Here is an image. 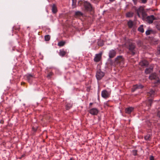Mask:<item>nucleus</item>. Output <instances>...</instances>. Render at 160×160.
<instances>
[{"label": "nucleus", "mask_w": 160, "mask_h": 160, "mask_svg": "<svg viewBox=\"0 0 160 160\" xmlns=\"http://www.w3.org/2000/svg\"><path fill=\"white\" fill-rule=\"evenodd\" d=\"M153 101L152 99H149L144 102L142 104V106L144 108V110L145 111H148L151 107Z\"/></svg>", "instance_id": "obj_1"}, {"label": "nucleus", "mask_w": 160, "mask_h": 160, "mask_svg": "<svg viewBox=\"0 0 160 160\" xmlns=\"http://www.w3.org/2000/svg\"><path fill=\"white\" fill-rule=\"evenodd\" d=\"M127 48L128 49L130 53L132 55H134L135 54L136 45L135 43L132 42L130 43Z\"/></svg>", "instance_id": "obj_2"}, {"label": "nucleus", "mask_w": 160, "mask_h": 160, "mask_svg": "<svg viewBox=\"0 0 160 160\" xmlns=\"http://www.w3.org/2000/svg\"><path fill=\"white\" fill-rule=\"evenodd\" d=\"M83 6L86 10L91 11L92 10V6L91 3L87 1L83 2Z\"/></svg>", "instance_id": "obj_3"}, {"label": "nucleus", "mask_w": 160, "mask_h": 160, "mask_svg": "<svg viewBox=\"0 0 160 160\" xmlns=\"http://www.w3.org/2000/svg\"><path fill=\"white\" fill-rule=\"evenodd\" d=\"M24 77L26 78V80L28 82L30 83H32L33 79L35 78L34 74L30 73H27L25 75Z\"/></svg>", "instance_id": "obj_4"}, {"label": "nucleus", "mask_w": 160, "mask_h": 160, "mask_svg": "<svg viewBox=\"0 0 160 160\" xmlns=\"http://www.w3.org/2000/svg\"><path fill=\"white\" fill-rule=\"evenodd\" d=\"M105 75L104 73L102 72L100 69L98 70L96 74V77L98 80H101Z\"/></svg>", "instance_id": "obj_5"}, {"label": "nucleus", "mask_w": 160, "mask_h": 160, "mask_svg": "<svg viewBox=\"0 0 160 160\" xmlns=\"http://www.w3.org/2000/svg\"><path fill=\"white\" fill-rule=\"evenodd\" d=\"M157 18H155L154 15H151L148 16L145 19L146 22L149 24H151L153 23L154 20H157Z\"/></svg>", "instance_id": "obj_6"}, {"label": "nucleus", "mask_w": 160, "mask_h": 160, "mask_svg": "<svg viewBox=\"0 0 160 160\" xmlns=\"http://www.w3.org/2000/svg\"><path fill=\"white\" fill-rule=\"evenodd\" d=\"M124 59L122 56H118L115 59V62L117 63H123Z\"/></svg>", "instance_id": "obj_7"}, {"label": "nucleus", "mask_w": 160, "mask_h": 160, "mask_svg": "<svg viewBox=\"0 0 160 160\" xmlns=\"http://www.w3.org/2000/svg\"><path fill=\"white\" fill-rule=\"evenodd\" d=\"M144 86L141 84H136L133 85L132 88V92H134L137 89H142L143 88Z\"/></svg>", "instance_id": "obj_8"}, {"label": "nucleus", "mask_w": 160, "mask_h": 160, "mask_svg": "<svg viewBox=\"0 0 160 160\" xmlns=\"http://www.w3.org/2000/svg\"><path fill=\"white\" fill-rule=\"evenodd\" d=\"M99 112V110L96 108H93L89 111V113L93 115H97Z\"/></svg>", "instance_id": "obj_9"}, {"label": "nucleus", "mask_w": 160, "mask_h": 160, "mask_svg": "<svg viewBox=\"0 0 160 160\" xmlns=\"http://www.w3.org/2000/svg\"><path fill=\"white\" fill-rule=\"evenodd\" d=\"M116 55V51L115 50L112 49L110 50L108 53V56L110 58H113Z\"/></svg>", "instance_id": "obj_10"}, {"label": "nucleus", "mask_w": 160, "mask_h": 160, "mask_svg": "<svg viewBox=\"0 0 160 160\" xmlns=\"http://www.w3.org/2000/svg\"><path fill=\"white\" fill-rule=\"evenodd\" d=\"M102 53H99L96 54L94 58V61L95 62H98L100 61Z\"/></svg>", "instance_id": "obj_11"}, {"label": "nucleus", "mask_w": 160, "mask_h": 160, "mask_svg": "<svg viewBox=\"0 0 160 160\" xmlns=\"http://www.w3.org/2000/svg\"><path fill=\"white\" fill-rule=\"evenodd\" d=\"M139 65L142 67H147L148 64V62L146 60H144L141 61L139 62Z\"/></svg>", "instance_id": "obj_12"}, {"label": "nucleus", "mask_w": 160, "mask_h": 160, "mask_svg": "<svg viewBox=\"0 0 160 160\" xmlns=\"http://www.w3.org/2000/svg\"><path fill=\"white\" fill-rule=\"evenodd\" d=\"M101 96L104 98H107L109 97V94L106 90H104L102 91Z\"/></svg>", "instance_id": "obj_13"}, {"label": "nucleus", "mask_w": 160, "mask_h": 160, "mask_svg": "<svg viewBox=\"0 0 160 160\" xmlns=\"http://www.w3.org/2000/svg\"><path fill=\"white\" fill-rule=\"evenodd\" d=\"M134 108L132 107H130L125 109V112L128 114H131V112L133 111Z\"/></svg>", "instance_id": "obj_14"}, {"label": "nucleus", "mask_w": 160, "mask_h": 160, "mask_svg": "<svg viewBox=\"0 0 160 160\" xmlns=\"http://www.w3.org/2000/svg\"><path fill=\"white\" fill-rule=\"evenodd\" d=\"M66 54V50H65L64 49H60L59 55L62 57H64Z\"/></svg>", "instance_id": "obj_15"}, {"label": "nucleus", "mask_w": 160, "mask_h": 160, "mask_svg": "<svg viewBox=\"0 0 160 160\" xmlns=\"http://www.w3.org/2000/svg\"><path fill=\"white\" fill-rule=\"evenodd\" d=\"M157 78L158 76L155 73L151 74L149 77V79L151 80L156 79Z\"/></svg>", "instance_id": "obj_16"}, {"label": "nucleus", "mask_w": 160, "mask_h": 160, "mask_svg": "<svg viewBox=\"0 0 160 160\" xmlns=\"http://www.w3.org/2000/svg\"><path fill=\"white\" fill-rule=\"evenodd\" d=\"M153 70V67H150L147 68L145 70V73L146 74H149L152 72Z\"/></svg>", "instance_id": "obj_17"}, {"label": "nucleus", "mask_w": 160, "mask_h": 160, "mask_svg": "<svg viewBox=\"0 0 160 160\" xmlns=\"http://www.w3.org/2000/svg\"><path fill=\"white\" fill-rule=\"evenodd\" d=\"M83 15V13L79 11H76L75 12L74 16L75 17H80L82 16Z\"/></svg>", "instance_id": "obj_18"}, {"label": "nucleus", "mask_w": 160, "mask_h": 160, "mask_svg": "<svg viewBox=\"0 0 160 160\" xmlns=\"http://www.w3.org/2000/svg\"><path fill=\"white\" fill-rule=\"evenodd\" d=\"M155 94L154 91L151 90L149 92H147V95L148 96H150L151 97H152L154 96Z\"/></svg>", "instance_id": "obj_19"}, {"label": "nucleus", "mask_w": 160, "mask_h": 160, "mask_svg": "<svg viewBox=\"0 0 160 160\" xmlns=\"http://www.w3.org/2000/svg\"><path fill=\"white\" fill-rule=\"evenodd\" d=\"M52 12L54 14L56 13L58 11L56 6L54 4H53L52 6Z\"/></svg>", "instance_id": "obj_20"}, {"label": "nucleus", "mask_w": 160, "mask_h": 160, "mask_svg": "<svg viewBox=\"0 0 160 160\" xmlns=\"http://www.w3.org/2000/svg\"><path fill=\"white\" fill-rule=\"evenodd\" d=\"M127 25L129 28H132L133 25V21L131 20H129L127 22Z\"/></svg>", "instance_id": "obj_21"}, {"label": "nucleus", "mask_w": 160, "mask_h": 160, "mask_svg": "<svg viewBox=\"0 0 160 160\" xmlns=\"http://www.w3.org/2000/svg\"><path fill=\"white\" fill-rule=\"evenodd\" d=\"M138 30L141 33H143L144 32L143 25H141L140 26V27L138 28Z\"/></svg>", "instance_id": "obj_22"}, {"label": "nucleus", "mask_w": 160, "mask_h": 160, "mask_svg": "<svg viewBox=\"0 0 160 160\" xmlns=\"http://www.w3.org/2000/svg\"><path fill=\"white\" fill-rule=\"evenodd\" d=\"M133 12H129L126 14V16L127 18H131L133 17Z\"/></svg>", "instance_id": "obj_23"}, {"label": "nucleus", "mask_w": 160, "mask_h": 160, "mask_svg": "<svg viewBox=\"0 0 160 160\" xmlns=\"http://www.w3.org/2000/svg\"><path fill=\"white\" fill-rule=\"evenodd\" d=\"M151 133L149 132L148 133L147 135L145 136L144 138L145 140H148V139L151 138Z\"/></svg>", "instance_id": "obj_24"}, {"label": "nucleus", "mask_w": 160, "mask_h": 160, "mask_svg": "<svg viewBox=\"0 0 160 160\" xmlns=\"http://www.w3.org/2000/svg\"><path fill=\"white\" fill-rule=\"evenodd\" d=\"M142 19H143L145 20L146 19V17H147V14L146 12H144V11H142Z\"/></svg>", "instance_id": "obj_25"}, {"label": "nucleus", "mask_w": 160, "mask_h": 160, "mask_svg": "<svg viewBox=\"0 0 160 160\" xmlns=\"http://www.w3.org/2000/svg\"><path fill=\"white\" fill-rule=\"evenodd\" d=\"M65 42L63 41H61L59 42L58 44V46L60 47H62L64 45Z\"/></svg>", "instance_id": "obj_26"}, {"label": "nucleus", "mask_w": 160, "mask_h": 160, "mask_svg": "<svg viewBox=\"0 0 160 160\" xmlns=\"http://www.w3.org/2000/svg\"><path fill=\"white\" fill-rule=\"evenodd\" d=\"M72 7L73 8H75L76 6L77 0H72Z\"/></svg>", "instance_id": "obj_27"}, {"label": "nucleus", "mask_w": 160, "mask_h": 160, "mask_svg": "<svg viewBox=\"0 0 160 160\" xmlns=\"http://www.w3.org/2000/svg\"><path fill=\"white\" fill-rule=\"evenodd\" d=\"M137 45L139 47H141L143 45V43L141 40H138L136 42Z\"/></svg>", "instance_id": "obj_28"}, {"label": "nucleus", "mask_w": 160, "mask_h": 160, "mask_svg": "<svg viewBox=\"0 0 160 160\" xmlns=\"http://www.w3.org/2000/svg\"><path fill=\"white\" fill-rule=\"evenodd\" d=\"M72 106V104L70 103H68L66 105V108L67 110H69Z\"/></svg>", "instance_id": "obj_29"}, {"label": "nucleus", "mask_w": 160, "mask_h": 160, "mask_svg": "<svg viewBox=\"0 0 160 160\" xmlns=\"http://www.w3.org/2000/svg\"><path fill=\"white\" fill-rule=\"evenodd\" d=\"M45 40L46 41H49L50 39V36L49 35H46L44 37Z\"/></svg>", "instance_id": "obj_30"}, {"label": "nucleus", "mask_w": 160, "mask_h": 160, "mask_svg": "<svg viewBox=\"0 0 160 160\" xmlns=\"http://www.w3.org/2000/svg\"><path fill=\"white\" fill-rule=\"evenodd\" d=\"M138 150H132V155L134 156L137 155Z\"/></svg>", "instance_id": "obj_31"}, {"label": "nucleus", "mask_w": 160, "mask_h": 160, "mask_svg": "<svg viewBox=\"0 0 160 160\" xmlns=\"http://www.w3.org/2000/svg\"><path fill=\"white\" fill-rule=\"evenodd\" d=\"M53 74V73L52 72H49L47 75V78H50L52 76Z\"/></svg>", "instance_id": "obj_32"}, {"label": "nucleus", "mask_w": 160, "mask_h": 160, "mask_svg": "<svg viewBox=\"0 0 160 160\" xmlns=\"http://www.w3.org/2000/svg\"><path fill=\"white\" fill-rule=\"evenodd\" d=\"M152 32V30H148L146 31L145 34L146 35H148L151 34V33Z\"/></svg>", "instance_id": "obj_33"}, {"label": "nucleus", "mask_w": 160, "mask_h": 160, "mask_svg": "<svg viewBox=\"0 0 160 160\" xmlns=\"http://www.w3.org/2000/svg\"><path fill=\"white\" fill-rule=\"evenodd\" d=\"M156 53L157 55H159L160 54V47L158 48L157 51Z\"/></svg>", "instance_id": "obj_34"}, {"label": "nucleus", "mask_w": 160, "mask_h": 160, "mask_svg": "<svg viewBox=\"0 0 160 160\" xmlns=\"http://www.w3.org/2000/svg\"><path fill=\"white\" fill-rule=\"evenodd\" d=\"M98 45L99 46H102L103 45V43L102 42H98Z\"/></svg>", "instance_id": "obj_35"}, {"label": "nucleus", "mask_w": 160, "mask_h": 160, "mask_svg": "<svg viewBox=\"0 0 160 160\" xmlns=\"http://www.w3.org/2000/svg\"><path fill=\"white\" fill-rule=\"evenodd\" d=\"M141 1V2L142 3L145 4L146 3L147 0H140Z\"/></svg>", "instance_id": "obj_36"}, {"label": "nucleus", "mask_w": 160, "mask_h": 160, "mask_svg": "<svg viewBox=\"0 0 160 160\" xmlns=\"http://www.w3.org/2000/svg\"><path fill=\"white\" fill-rule=\"evenodd\" d=\"M32 131H33V132H36L37 131V128L35 127H33L32 128Z\"/></svg>", "instance_id": "obj_37"}, {"label": "nucleus", "mask_w": 160, "mask_h": 160, "mask_svg": "<svg viewBox=\"0 0 160 160\" xmlns=\"http://www.w3.org/2000/svg\"><path fill=\"white\" fill-rule=\"evenodd\" d=\"M19 29H20V28L19 27L16 28L15 27H13L12 28V30H13L14 29H15L16 30L18 31L19 30Z\"/></svg>", "instance_id": "obj_38"}, {"label": "nucleus", "mask_w": 160, "mask_h": 160, "mask_svg": "<svg viewBox=\"0 0 160 160\" xmlns=\"http://www.w3.org/2000/svg\"><path fill=\"white\" fill-rule=\"evenodd\" d=\"M21 156L23 158L25 157L26 156V152H24L21 155Z\"/></svg>", "instance_id": "obj_39"}, {"label": "nucleus", "mask_w": 160, "mask_h": 160, "mask_svg": "<svg viewBox=\"0 0 160 160\" xmlns=\"http://www.w3.org/2000/svg\"><path fill=\"white\" fill-rule=\"evenodd\" d=\"M149 159H150V160H154V157L153 156H151L150 157Z\"/></svg>", "instance_id": "obj_40"}, {"label": "nucleus", "mask_w": 160, "mask_h": 160, "mask_svg": "<svg viewBox=\"0 0 160 160\" xmlns=\"http://www.w3.org/2000/svg\"><path fill=\"white\" fill-rule=\"evenodd\" d=\"M135 5H136L137 3L138 0H132Z\"/></svg>", "instance_id": "obj_41"}, {"label": "nucleus", "mask_w": 160, "mask_h": 160, "mask_svg": "<svg viewBox=\"0 0 160 160\" xmlns=\"http://www.w3.org/2000/svg\"><path fill=\"white\" fill-rule=\"evenodd\" d=\"M157 115L158 117L160 118V111H158V112L157 113Z\"/></svg>", "instance_id": "obj_42"}, {"label": "nucleus", "mask_w": 160, "mask_h": 160, "mask_svg": "<svg viewBox=\"0 0 160 160\" xmlns=\"http://www.w3.org/2000/svg\"><path fill=\"white\" fill-rule=\"evenodd\" d=\"M69 160H76V159L74 157H71Z\"/></svg>", "instance_id": "obj_43"}, {"label": "nucleus", "mask_w": 160, "mask_h": 160, "mask_svg": "<svg viewBox=\"0 0 160 160\" xmlns=\"http://www.w3.org/2000/svg\"><path fill=\"white\" fill-rule=\"evenodd\" d=\"M4 123V121L3 120H1L0 121V123H1V124H3Z\"/></svg>", "instance_id": "obj_44"}, {"label": "nucleus", "mask_w": 160, "mask_h": 160, "mask_svg": "<svg viewBox=\"0 0 160 160\" xmlns=\"http://www.w3.org/2000/svg\"><path fill=\"white\" fill-rule=\"evenodd\" d=\"M92 104H93V103H92V102L90 103L89 104V107L90 108L91 106L92 105Z\"/></svg>", "instance_id": "obj_45"}, {"label": "nucleus", "mask_w": 160, "mask_h": 160, "mask_svg": "<svg viewBox=\"0 0 160 160\" xmlns=\"http://www.w3.org/2000/svg\"><path fill=\"white\" fill-rule=\"evenodd\" d=\"M5 144L6 143L4 142H3L2 143V145H3L4 146H5Z\"/></svg>", "instance_id": "obj_46"}, {"label": "nucleus", "mask_w": 160, "mask_h": 160, "mask_svg": "<svg viewBox=\"0 0 160 160\" xmlns=\"http://www.w3.org/2000/svg\"><path fill=\"white\" fill-rule=\"evenodd\" d=\"M110 2H113L115 1V0H109Z\"/></svg>", "instance_id": "obj_47"}, {"label": "nucleus", "mask_w": 160, "mask_h": 160, "mask_svg": "<svg viewBox=\"0 0 160 160\" xmlns=\"http://www.w3.org/2000/svg\"><path fill=\"white\" fill-rule=\"evenodd\" d=\"M22 158H23L22 157V156H21L19 158L20 159H22Z\"/></svg>", "instance_id": "obj_48"}, {"label": "nucleus", "mask_w": 160, "mask_h": 160, "mask_svg": "<svg viewBox=\"0 0 160 160\" xmlns=\"http://www.w3.org/2000/svg\"><path fill=\"white\" fill-rule=\"evenodd\" d=\"M158 27H159V26H157V28L158 29H159V30H160V28H159H159H158Z\"/></svg>", "instance_id": "obj_49"}, {"label": "nucleus", "mask_w": 160, "mask_h": 160, "mask_svg": "<svg viewBox=\"0 0 160 160\" xmlns=\"http://www.w3.org/2000/svg\"><path fill=\"white\" fill-rule=\"evenodd\" d=\"M137 14H138V16H139V13H138V12H137Z\"/></svg>", "instance_id": "obj_50"}, {"label": "nucleus", "mask_w": 160, "mask_h": 160, "mask_svg": "<svg viewBox=\"0 0 160 160\" xmlns=\"http://www.w3.org/2000/svg\"><path fill=\"white\" fill-rule=\"evenodd\" d=\"M45 141H44V140L43 141V142H45Z\"/></svg>", "instance_id": "obj_51"}, {"label": "nucleus", "mask_w": 160, "mask_h": 160, "mask_svg": "<svg viewBox=\"0 0 160 160\" xmlns=\"http://www.w3.org/2000/svg\"><path fill=\"white\" fill-rule=\"evenodd\" d=\"M87 141H85V142H87Z\"/></svg>", "instance_id": "obj_52"}, {"label": "nucleus", "mask_w": 160, "mask_h": 160, "mask_svg": "<svg viewBox=\"0 0 160 160\" xmlns=\"http://www.w3.org/2000/svg\"><path fill=\"white\" fill-rule=\"evenodd\" d=\"M23 84H25V83H24V82H23Z\"/></svg>", "instance_id": "obj_53"}, {"label": "nucleus", "mask_w": 160, "mask_h": 160, "mask_svg": "<svg viewBox=\"0 0 160 160\" xmlns=\"http://www.w3.org/2000/svg\"><path fill=\"white\" fill-rule=\"evenodd\" d=\"M159 72L160 73V70L159 71Z\"/></svg>", "instance_id": "obj_54"}]
</instances>
